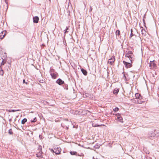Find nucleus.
<instances>
[{
	"label": "nucleus",
	"mask_w": 159,
	"mask_h": 159,
	"mask_svg": "<svg viewBox=\"0 0 159 159\" xmlns=\"http://www.w3.org/2000/svg\"><path fill=\"white\" fill-rule=\"evenodd\" d=\"M7 57L5 53H2L0 56V75H3L4 74L3 70H2V66L6 63L7 60L6 59Z\"/></svg>",
	"instance_id": "1"
},
{
	"label": "nucleus",
	"mask_w": 159,
	"mask_h": 159,
	"mask_svg": "<svg viewBox=\"0 0 159 159\" xmlns=\"http://www.w3.org/2000/svg\"><path fill=\"white\" fill-rule=\"evenodd\" d=\"M135 96L136 99H137V102L138 103L141 104L143 102L141 100L142 99V97L141 95L138 93H136L135 94Z\"/></svg>",
	"instance_id": "2"
},
{
	"label": "nucleus",
	"mask_w": 159,
	"mask_h": 159,
	"mask_svg": "<svg viewBox=\"0 0 159 159\" xmlns=\"http://www.w3.org/2000/svg\"><path fill=\"white\" fill-rule=\"evenodd\" d=\"M123 63L125 65V67L127 68H130L132 66V64L129 62H127L125 61H123Z\"/></svg>",
	"instance_id": "3"
},
{
	"label": "nucleus",
	"mask_w": 159,
	"mask_h": 159,
	"mask_svg": "<svg viewBox=\"0 0 159 159\" xmlns=\"http://www.w3.org/2000/svg\"><path fill=\"white\" fill-rule=\"evenodd\" d=\"M127 52V53L125 55V57H129L130 58L132 57V56L133 55V52L132 51H128Z\"/></svg>",
	"instance_id": "4"
},
{
	"label": "nucleus",
	"mask_w": 159,
	"mask_h": 159,
	"mask_svg": "<svg viewBox=\"0 0 159 159\" xmlns=\"http://www.w3.org/2000/svg\"><path fill=\"white\" fill-rule=\"evenodd\" d=\"M61 149L60 148L57 147L56 148H54V152L56 154H59L60 153Z\"/></svg>",
	"instance_id": "5"
},
{
	"label": "nucleus",
	"mask_w": 159,
	"mask_h": 159,
	"mask_svg": "<svg viewBox=\"0 0 159 159\" xmlns=\"http://www.w3.org/2000/svg\"><path fill=\"white\" fill-rule=\"evenodd\" d=\"M115 61V57L114 56H112L111 58L108 61V63L110 64L111 65H112L114 63Z\"/></svg>",
	"instance_id": "6"
},
{
	"label": "nucleus",
	"mask_w": 159,
	"mask_h": 159,
	"mask_svg": "<svg viewBox=\"0 0 159 159\" xmlns=\"http://www.w3.org/2000/svg\"><path fill=\"white\" fill-rule=\"evenodd\" d=\"M36 156L38 157L39 158H42L43 157V153L42 152V151H38L36 154Z\"/></svg>",
	"instance_id": "7"
},
{
	"label": "nucleus",
	"mask_w": 159,
	"mask_h": 159,
	"mask_svg": "<svg viewBox=\"0 0 159 159\" xmlns=\"http://www.w3.org/2000/svg\"><path fill=\"white\" fill-rule=\"evenodd\" d=\"M149 66L151 67V69H153L156 66V64H155L154 60L152 61H150Z\"/></svg>",
	"instance_id": "8"
},
{
	"label": "nucleus",
	"mask_w": 159,
	"mask_h": 159,
	"mask_svg": "<svg viewBox=\"0 0 159 159\" xmlns=\"http://www.w3.org/2000/svg\"><path fill=\"white\" fill-rule=\"evenodd\" d=\"M156 135V134L153 132H152L149 133L148 136L149 138L151 139H152Z\"/></svg>",
	"instance_id": "9"
},
{
	"label": "nucleus",
	"mask_w": 159,
	"mask_h": 159,
	"mask_svg": "<svg viewBox=\"0 0 159 159\" xmlns=\"http://www.w3.org/2000/svg\"><path fill=\"white\" fill-rule=\"evenodd\" d=\"M56 82L59 85H61L64 84V81L62 80L61 79H58L56 81Z\"/></svg>",
	"instance_id": "10"
},
{
	"label": "nucleus",
	"mask_w": 159,
	"mask_h": 159,
	"mask_svg": "<svg viewBox=\"0 0 159 159\" xmlns=\"http://www.w3.org/2000/svg\"><path fill=\"white\" fill-rule=\"evenodd\" d=\"M50 74L52 78L53 79H55L57 78L58 75L57 72H51Z\"/></svg>",
	"instance_id": "11"
},
{
	"label": "nucleus",
	"mask_w": 159,
	"mask_h": 159,
	"mask_svg": "<svg viewBox=\"0 0 159 159\" xmlns=\"http://www.w3.org/2000/svg\"><path fill=\"white\" fill-rule=\"evenodd\" d=\"M6 32L3 31L1 32L0 33V39H2L6 35Z\"/></svg>",
	"instance_id": "12"
},
{
	"label": "nucleus",
	"mask_w": 159,
	"mask_h": 159,
	"mask_svg": "<svg viewBox=\"0 0 159 159\" xmlns=\"http://www.w3.org/2000/svg\"><path fill=\"white\" fill-rule=\"evenodd\" d=\"M39 18L38 16H36L33 17V22L35 23H37L38 22L39 20Z\"/></svg>",
	"instance_id": "13"
},
{
	"label": "nucleus",
	"mask_w": 159,
	"mask_h": 159,
	"mask_svg": "<svg viewBox=\"0 0 159 159\" xmlns=\"http://www.w3.org/2000/svg\"><path fill=\"white\" fill-rule=\"evenodd\" d=\"M83 96L84 97H85L87 98H91L92 95H90L88 93H86L85 94L83 95Z\"/></svg>",
	"instance_id": "14"
},
{
	"label": "nucleus",
	"mask_w": 159,
	"mask_h": 159,
	"mask_svg": "<svg viewBox=\"0 0 159 159\" xmlns=\"http://www.w3.org/2000/svg\"><path fill=\"white\" fill-rule=\"evenodd\" d=\"M81 71L83 74L84 75H87L88 72L86 70L84 69L83 68L81 69Z\"/></svg>",
	"instance_id": "15"
},
{
	"label": "nucleus",
	"mask_w": 159,
	"mask_h": 159,
	"mask_svg": "<svg viewBox=\"0 0 159 159\" xmlns=\"http://www.w3.org/2000/svg\"><path fill=\"white\" fill-rule=\"evenodd\" d=\"M126 60L128 62L130 61L131 63H132L133 61V58L129 57H126Z\"/></svg>",
	"instance_id": "16"
},
{
	"label": "nucleus",
	"mask_w": 159,
	"mask_h": 159,
	"mask_svg": "<svg viewBox=\"0 0 159 159\" xmlns=\"http://www.w3.org/2000/svg\"><path fill=\"white\" fill-rule=\"evenodd\" d=\"M119 91L118 89L115 88L113 90V93L114 94H117Z\"/></svg>",
	"instance_id": "17"
},
{
	"label": "nucleus",
	"mask_w": 159,
	"mask_h": 159,
	"mask_svg": "<svg viewBox=\"0 0 159 159\" xmlns=\"http://www.w3.org/2000/svg\"><path fill=\"white\" fill-rule=\"evenodd\" d=\"M117 119L119 121L121 122V123H123V119L121 116L119 117H118Z\"/></svg>",
	"instance_id": "18"
},
{
	"label": "nucleus",
	"mask_w": 159,
	"mask_h": 159,
	"mask_svg": "<svg viewBox=\"0 0 159 159\" xmlns=\"http://www.w3.org/2000/svg\"><path fill=\"white\" fill-rule=\"evenodd\" d=\"M20 109H17V110H9L8 111L10 112H15L17 111H20Z\"/></svg>",
	"instance_id": "19"
},
{
	"label": "nucleus",
	"mask_w": 159,
	"mask_h": 159,
	"mask_svg": "<svg viewBox=\"0 0 159 159\" xmlns=\"http://www.w3.org/2000/svg\"><path fill=\"white\" fill-rule=\"evenodd\" d=\"M102 125H98L94 123H93L92 124V126L94 127H99L101 126Z\"/></svg>",
	"instance_id": "20"
},
{
	"label": "nucleus",
	"mask_w": 159,
	"mask_h": 159,
	"mask_svg": "<svg viewBox=\"0 0 159 159\" xmlns=\"http://www.w3.org/2000/svg\"><path fill=\"white\" fill-rule=\"evenodd\" d=\"M27 121V120L26 118L23 119L21 121V124H24L25 122Z\"/></svg>",
	"instance_id": "21"
},
{
	"label": "nucleus",
	"mask_w": 159,
	"mask_h": 159,
	"mask_svg": "<svg viewBox=\"0 0 159 159\" xmlns=\"http://www.w3.org/2000/svg\"><path fill=\"white\" fill-rule=\"evenodd\" d=\"M70 153L72 155H76L77 152L75 151H70Z\"/></svg>",
	"instance_id": "22"
},
{
	"label": "nucleus",
	"mask_w": 159,
	"mask_h": 159,
	"mask_svg": "<svg viewBox=\"0 0 159 159\" xmlns=\"http://www.w3.org/2000/svg\"><path fill=\"white\" fill-rule=\"evenodd\" d=\"M63 84L64 85H63V87L66 90H67L68 89V85L66 84H65V83Z\"/></svg>",
	"instance_id": "23"
},
{
	"label": "nucleus",
	"mask_w": 159,
	"mask_h": 159,
	"mask_svg": "<svg viewBox=\"0 0 159 159\" xmlns=\"http://www.w3.org/2000/svg\"><path fill=\"white\" fill-rule=\"evenodd\" d=\"M8 133L10 134H13V131L11 129H10L8 131Z\"/></svg>",
	"instance_id": "24"
},
{
	"label": "nucleus",
	"mask_w": 159,
	"mask_h": 159,
	"mask_svg": "<svg viewBox=\"0 0 159 159\" xmlns=\"http://www.w3.org/2000/svg\"><path fill=\"white\" fill-rule=\"evenodd\" d=\"M116 35L119 36L120 35V31L119 30H117L116 32Z\"/></svg>",
	"instance_id": "25"
},
{
	"label": "nucleus",
	"mask_w": 159,
	"mask_h": 159,
	"mask_svg": "<svg viewBox=\"0 0 159 159\" xmlns=\"http://www.w3.org/2000/svg\"><path fill=\"white\" fill-rule=\"evenodd\" d=\"M42 147L40 145H39L38 147V151H42Z\"/></svg>",
	"instance_id": "26"
},
{
	"label": "nucleus",
	"mask_w": 159,
	"mask_h": 159,
	"mask_svg": "<svg viewBox=\"0 0 159 159\" xmlns=\"http://www.w3.org/2000/svg\"><path fill=\"white\" fill-rule=\"evenodd\" d=\"M119 110V109L118 108L116 107L115 109H113V111L115 112H116L117 111H118Z\"/></svg>",
	"instance_id": "27"
},
{
	"label": "nucleus",
	"mask_w": 159,
	"mask_h": 159,
	"mask_svg": "<svg viewBox=\"0 0 159 159\" xmlns=\"http://www.w3.org/2000/svg\"><path fill=\"white\" fill-rule=\"evenodd\" d=\"M36 118H35L33 120H31V122H35V121H36Z\"/></svg>",
	"instance_id": "28"
},
{
	"label": "nucleus",
	"mask_w": 159,
	"mask_h": 159,
	"mask_svg": "<svg viewBox=\"0 0 159 159\" xmlns=\"http://www.w3.org/2000/svg\"><path fill=\"white\" fill-rule=\"evenodd\" d=\"M116 116H117V118H118V117H120V114L119 113H117L116 114Z\"/></svg>",
	"instance_id": "29"
},
{
	"label": "nucleus",
	"mask_w": 159,
	"mask_h": 159,
	"mask_svg": "<svg viewBox=\"0 0 159 159\" xmlns=\"http://www.w3.org/2000/svg\"><path fill=\"white\" fill-rule=\"evenodd\" d=\"M39 82L41 83H43L44 82V81L43 80H39Z\"/></svg>",
	"instance_id": "30"
},
{
	"label": "nucleus",
	"mask_w": 159,
	"mask_h": 159,
	"mask_svg": "<svg viewBox=\"0 0 159 159\" xmlns=\"http://www.w3.org/2000/svg\"><path fill=\"white\" fill-rule=\"evenodd\" d=\"M24 56V54L22 53L21 54V56H20L19 58H20L21 57H23Z\"/></svg>",
	"instance_id": "31"
},
{
	"label": "nucleus",
	"mask_w": 159,
	"mask_h": 159,
	"mask_svg": "<svg viewBox=\"0 0 159 159\" xmlns=\"http://www.w3.org/2000/svg\"><path fill=\"white\" fill-rule=\"evenodd\" d=\"M23 83H25L26 84H28V83L27 82H26L25 81V79L23 80Z\"/></svg>",
	"instance_id": "32"
},
{
	"label": "nucleus",
	"mask_w": 159,
	"mask_h": 159,
	"mask_svg": "<svg viewBox=\"0 0 159 159\" xmlns=\"http://www.w3.org/2000/svg\"><path fill=\"white\" fill-rule=\"evenodd\" d=\"M134 34H133V32H131L130 34V38H131L133 36H134Z\"/></svg>",
	"instance_id": "33"
},
{
	"label": "nucleus",
	"mask_w": 159,
	"mask_h": 159,
	"mask_svg": "<svg viewBox=\"0 0 159 159\" xmlns=\"http://www.w3.org/2000/svg\"><path fill=\"white\" fill-rule=\"evenodd\" d=\"M141 30L142 34H143V28L142 27H141Z\"/></svg>",
	"instance_id": "34"
},
{
	"label": "nucleus",
	"mask_w": 159,
	"mask_h": 159,
	"mask_svg": "<svg viewBox=\"0 0 159 159\" xmlns=\"http://www.w3.org/2000/svg\"><path fill=\"white\" fill-rule=\"evenodd\" d=\"M92 7L91 6L90 7V10H89V12H90L91 11H92Z\"/></svg>",
	"instance_id": "35"
},
{
	"label": "nucleus",
	"mask_w": 159,
	"mask_h": 159,
	"mask_svg": "<svg viewBox=\"0 0 159 159\" xmlns=\"http://www.w3.org/2000/svg\"><path fill=\"white\" fill-rule=\"evenodd\" d=\"M69 31H67V30H66L65 32H64V34H66L67 33H68Z\"/></svg>",
	"instance_id": "36"
},
{
	"label": "nucleus",
	"mask_w": 159,
	"mask_h": 159,
	"mask_svg": "<svg viewBox=\"0 0 159 159\" xmlns=\"http://www.w3.org/2000/svg\"><path fill=\"white\" fill-rule=\"evenodd\" d=\"M51 151L52 152H54V149H52L51 150Z\"/></svg>",
	"instance_id": "37"
},
{
	"label": "nucleus",
	"mask_w": 159,
	"mask_h": 159,
	"mask_svg": "<svg viewBox=\"0 0 159 159\" xmlns=\"http://www.w3.org/2000/svg\"><path fill=\"white\" fill-rule=\"evenodd\" d=\"M69 26L68 27H67L66 28V30H67V31H68V30L69 29Z\"/></svg>",
	"instance_id": "38"
},
{
	"label": "nucleus",
	"mask_w": 159,
	"mask_h": 159,
	"mask_svg": "<svg viewBox=\"0 0 159 159\" xmlns=\"http://www.w3.org/2000/svg\"><path fill=\"white\" fill-rule=\"evenodd\" d=\"M131 32H133V30L132 29H131Z\"/></svg>",
	"instance_id": "39"
},
{
	"label": "nucleus",
	"mask_w": 159,
	"mask_h": 159,
	"mask_svg": "<svg viewBox=\"0 0 159 159\" xmlns=\"http://www.w3.org/2000/svg\"><path fill=\"white\" fill-rule=\"evenodd\" d=\"M124 77H125L126 78V77H125V74H124Z\"/></svg>",
	"instance_id": "40"
},
{
	"label": "nucleus",
	"mask_w": 159,
	"mask_h": 159,
	"mask_svg": "<svg viewBox=\"0 0 159 159\" xmlns=\"http://www.w3.org/2000/svg\"><path fill=\"white\" fill-rule=\"evenodd\" d=\"M49 2H51V0H49Z\"/></svg>",
	"instance_id": "41"
},
{
	"label": "nucleus",
	"mask_w": 159,
	"mask_h": 159,
	"mask_svg": "<svg viewBox=\"0 0 159 159\" xmlns=\"http://www.w3.org/2000/svg\"><path fill=\"white\" fill-rule=\"evenodd\" d=\"M144 32H145V30H144Z\"/></svg>",
	"instance_id": "42"
}]
</instances>
